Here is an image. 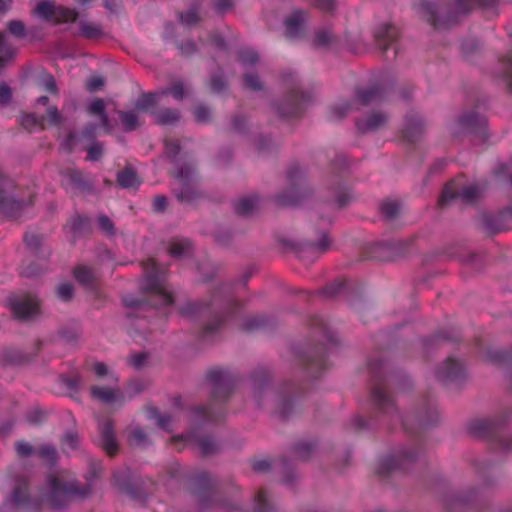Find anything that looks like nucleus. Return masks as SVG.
<instances>
[{
  "label": "nucleus",
  "instance_id": "nucleus-4",
  "mask_svg": "<svg viewBox=\"0 0 512 512\" xmlns=\"http://www.w3.org/2000/svg\"><path fill=\"white\" fill-rule=\"evenodd\" d=\"M33 13L40 19L52 20L55 13V7L48 0H40L34 8Z\"/></svg>",
  "mask_w": 512,
  "mask_h": 512
},
{
  "label": "nucleus",
  "instance_id": "nucleus-38",
  "mask_svg": "<svg viewBox=\"0 0 512 512\" xmlns=\"http://www.w3.org/2000/svg\"><path fill=\"white\" fill-rule=\"evenodd\" d=\"M30 123H31V124H33V125H34V124H36V118H35V116H34V115H29V116H27V117H25V118L23 119V124H24L27 128H29V127H30Z\"/></svg>",
  "mask_w": 512,
  "mask_h": 512
},
{
  "label": "nucleus",
  "instance_id": "nucleus-45",
  "mask_svg": "<svg viewBox=\"0 0 512 512\" xmlns=\"http://www.w3.org/2000/svg\"><path fill=\"white\" fill-rule=\"evenodd\" d=\"M451 197H453V193H452V192L450 193V192L448 191V189H446V190L444 191L443 195H442V198H443V199H446V198H451Z\"/></svg>",
  "mask_w": 512,
  "mask_h": 512
},
{
  "label": "nucleus",
  "instance_id": "nucleus-3",
  "mask_svg": "<svg viewBox=\"0 0 512 512\" xmlns=\"http://www.w3.org/2000/svg\"><path fill=\"white\" fill-rule=\"evenodd\" d=\"M117 179L119 184L124 188H136L140 184V180L131 168H126L118 173Z\"/></svg>",
  "mask_w": 512,
  "mask_h": 512
},
{
  "label": "nucleus",
  "instance_id": "nucleus-14",
  "mask_svg": "<svg viewBox=\"0 0 512 512\" xmlns=\"http://www.w3.org/2000/svg\"><path fill=\"white\" fill-rule=\"evenodd\" d=\"M57 295L62 300H69L73 295V287L69 283L60 284L57 288Z\"/></svg>",
  "mask_w": 512,
  "mask_h": 512
},
{
  "label": "nucleus",
  "instance_id": "nucleus-2",
  "mask_svg": "<svg viewBox=\"0 0 512 512\" xmlns=\"http://www.w3.org/2000/svg\"><path fill=\"white\" fill-rule=\"evenodd\" d=\"M93 399L103 403H114L120 399V394L113 387L93 386L90 389Z\"/></svg>",
  "mask_w": 512,
  "mask_h": 512
},
{
  "label": "nucleus",
  "instance_id": "nucleus-40",
  "mask_svg": "<svg viewBox=\"0 0 512 512\" xmlns=\"http://www.w3.org/2000/svg\"><path fill=\"white\" fill-rule=\"evenodd\" d=\"M11 0H0V12L5 11L10 6Z\"/></svg>",
  "mask_w": 512,
  "mask_h": 512
},
{
  "label": "nucleus",
  "instance_id": "nucleus-27",
  "mask_svg": "<svg viewBox=\"0 0 512 512\" xmlns=\"http://www.w3.org/2000/svg\"><path fill=\"white\" fill-rule=\"evenodd\" d=\"M169 91L176 99H181L184 95V90L181 83H176L175 85H173V87L170 88Z\"/></svg>",
  "mask_w": 512,
  "mask_h": 512
},
{
  "label": "nucleus",
  "instance_id": "nucleus-41",
  "mask_svg": "<svg viewBox=\"0 0 512 512\" xmlns=\"http://www.w3.org/2000/svg\"><path fill=\"white\" fill-rule=\"evenodd\" d=\"M141 363H142V357L141 356H137V357H134L132 359V364L134 366H140Z\"/></svg>",
  "mask_w": 512,
  "mask_h": 512
},
{
  "label": "nucleus",
  "instance_id": "nucleus-44",
  "mask_svg": "<svg viewBox=\"0 0 512 512\" xmlns=\"http://www.w3.org/2000/svg\"><path fill=\"white\" fill-rule=\"evenodd\" d=\"M47 101H48V98L46 96H41V97L38 98L37 103L38 104H42V105H46Z\"/></svg>",
  "mask_w": 512,
  "mask_h": 512
},
{
  "label": "nucleus",
  "instance_id": "nucleus-25",
  "mask_svg": "<svg viewBox=\"0 0 512 512\" xmlns=\"http://www.w3.org/2000/svg\"><path fill=\"white\" fill-rule=\"evenodd\" d=\"M382 210L387 216L392 217L396 214L398 206L395 203L386 202L383 204Z\"/></svg>",
  "mask_w": 512,
  "mask_h": 512
},
{
  "label": "nucleus",
  "instance_id": "nucleus-31",
  "mask_svg": "<svg viewBox=\"0 0 512 512\" xmlns=\"http://www.w3.org/2000/svg\"><path fill=\"white\" fill-rule=\"evenodd\" d=\"M41 454L49 460H53L56 456V451L53 447L45 446L41 449Z\"/></svg>",
  "mask_w": 512,
  "mask_h": 512
},
{
  "label": "nucleus",
  "instance_id": "nucleus-48",
  "mask_svg": "<svg viewBox=\"0 0 512 512\" xmlns=\"http://www.w3.org/2000/svg\"><path fill=\"white\" fill-rule=\"evenodd\" d=\"M76 1L79 2V3L84 4V3L88 2L89 0H76Z\"/></svg>",
  "mask_w": 512,
  "mask_h": 512
},
{
  "label": "nucleus",
  "instance_id": "nucleus-5",
  "mask_svg": "<svg viewBox=\"0 0 512 512\" xmlns=\"http://www.w3.org/2000/svg\"><path fill=\"white\" fill-rule=\"evenodd\" d=\"M101 430V444L108 450L109 453H113L116 449L115 439L112 433V429L109 424L100 427Z\"/></svg>",
  "mask_w": 512,
  "mask_h": 512
},
{
  "label": "nucleus",
  "instance_id": "nucleus-13",
  "mask_svg": "<svg viewBox=\"0 0 512 512\" xmlns=\"http://www.w3.org/2000/svg\"><path fill=\"white\" fill-rule=\"evenodd\" d=\"M49 482H50V493L51 494H58L61 492L67 493L68 492V487L63 485L61 483V480L58 477H50Z\"/></svg>",
  "mask_w": 512,
  "mask_h": 512
},
{
  "label": "nucleus",
  "instance_id": "nucleus-34",
  "mask_svg": "<svg viewBox=\"0 0 512 512\" xmlns=\"http://www.w3.org/2000/svg\"><path fill=\"white\" fill-rule=\"evenodd\" d=\"M177 118H178V114L176 112L168 111L165 114H163V116L161 117V122L166 124V123H170V122L177 120Z\"/></svg>",
  "mask_w": 512,
  "mask_h": 512
},
{
  "label": "nucleus",
  "instance_id": "nucleus-23",
  "mask_svg": "<svg viewBox=\"0 0 512 512\" xmlns=\"http://www.w3.org/2000/svg\"><path fill=\"white\" fill-rule=\"evenodd\" d=\"M252 202L248 199H242L237 203L236 209L241 214H246L250 211Z\"/></svg>",
  "mask_w": 512,
  "mask_h": 512
},
{
  "label": "nucleus",
  "instance_id": "nucleus-32",
  "mask_svg": "<svg viewBox=\"0 0 512 512\" xmlns=\"http://www.w3.org/2000/svg\"><path fill=\"white\" fill-rule=\"evenodd\" d=\"M48 120L51 123H57L59 120V113L56 107H50L47 112Z\"/></svg>",
  "mask_w": 512,
  "mask_h": 512
},
{
  "label": "nucleus",
  "instance_id": "nucleus-24",
  "mask_svg": "<svg viewBox=\"0 0 512 512\" xmlns=\"http://www.w3.org/2000/svg\"><path fill=\"white\" fill-rule=\"evenodd\" d=\"M478 193H479V190L476 186H470V187H467L462 192V197L466 200H472L478 195Z\"/></svg>",
  "mask_w": 512,
  "mask_h": 512
},
{
  "label": "nucleus",
  "instance_id": "nucleus-11",
  "mask_svg": "<svg viewBox=\"0 0 512 512\" xmlns=\"http://www.w3.org/2000/svg\"><path fill=\"white\" fill-rule=\"evenodd\" d=\"M94 372L99 377L108 376L111 381H117V377L109 370V368L103 363H95L93 365Z\"/></svg>",
  "mask_w": 512,
  "mask_h": 512
},
{
  "label": "nucleus",
  "instance_id": "nucleus-46",
  "mask_svg": "<svg viewBox=\"0 0 512 512\" xmlns=\"http://www.w3.org/2000/svg\"><path fill=\"white\" fill-rule=\"evenodd\" d=\"M257 497H258L259 503H263L265 501L264 493H259Z\"/></svg>",
  "mask_w": 512,
  "mask_h": 512
},
{
  "label": "nucleus",
  "instance_id": "nucleus-39",
  "mask_svg": "<svg viewBox=\"0 0 512 512\" xmlns=\"http://www.w3.org/2000/svg\"><path fill=\"white\" fill-rule=\"evenodd\" d=\"M9 49L5 47V35L3 33H0V52H8Z\"/></svg>",
  "mask_w": 512,
  "mask_h": 512
},
{
  "label": "nucleus",
  "instance_id": "nucleus-30",
  "mask_svg": "<svg viewBox=\"0 0 512 512\" xmlns=\"http://www.w3.org/2000/svg\"><path fill=\"white\" fill-rule=\"evenodd\" d=\"M19 455H28L31 452V446L28 443L20 442L16 446Z\"/></svg>",
  "mask_w": 512,
  "mask_h": 512
},
{
  "label": "nucleus",
  "instance_id": "nucleus-28",
  "mask_svg": "<svg viewBox=\"0 0 512 512\" xmlns=\"http://www.w3.org/2000/svg\"><path fill=\"white\" fill-rule=\"evenodd\" d=\"M166 205V198L164 196L158 195L153 200V207L155 210L160 211Z\"/></svg>",
  "mask_w": 512,
  "mask_h": 512
},
{
  "label": "nucleus",
  "instance_id": "nucleus-6",
  "mask_svg": "<svg viewBox=\"0 0 512 512\" xmlns=\"http://www.w3.org/2000/svg\"><path fill=\"white\" fill-rule=\"evenodd\" d=\"M165 92H162L161 94H145L142 97H140L136 103V110L138 111H147L150 110L160 98L161 95H163Z\"/></svg>",
  "mask_w": 512,
  "mask_h": 512
},
{
  "label": "nucleus",
  "instance_id": "nucleus-37",
  "mask_svg": "<svg viewBox=\"0 0 512 512\" xmlns=\"http://www.w3.org/2000/svg\"><path fill=\"white\" fill-rule=\"evenodd\" d=\"M207 114H208V110L203 107H200L195 111V117L199 121H204Z\"/></svg>",
  "mask_w": 512,
  "mask_h": 512
},
{
  "label": "nucleus",
  "instance_id": "nucleus-33",
  "mask_svg": "<svg viewBox=\"0 0 512 512\" xmlns=\"http://www.w3.org/2000/svg\"><path fill=\"white\" fill-rule=\"evenodd\" d=\"M299 23L294 19H288L286 21V29L287 33L291 36L295 34V30L297 29Z\"/></svg>",
  "mask_w": 512,
  "mask_h": 512
},
{
  "label": "nucleus",
  "instance_id": "nucleus-1",
  "mask_svg": "<svg viewBox=\"0 0 512 512\" xmlns=\"http://www.w3.org/2000/svg\"><path fill=\"white\" fill-rule=\"evenodd\" d=\"M38 300L35 297L27 296L13 304V310L17 317L27 319L35 314L38 309Z\"/></svg>",
  "mask_w": 512,
  "mask_h": 512
},
{
  "label": "nucleus",
  "instance_id": "nucleus-20",
  "mask_svg": "<svg viewBox=\"0 0 512 512\" xmlns=\"http://www.w3.org/2000/svg\"><path fill=\"white\" fill-rule=\"evenodd\" d=\"M245 85L251 89H259L261 87L259 78L256 75H245Z\"/></svg>",
  "mask_w": 512,
  "mask_h": 512
},
{
  "label": "nucleus",
  "instance_id": "nucleus-16",
  "mask_svg": "<svg viewBox=\"0 0 512 512\" xmlns=\"http://www.w3.org/2000/svg\"><path fill=\"white\" fill-rule=\"evenodd\" d=\"M257 58V53L253 49L244 50L241 54V61L246 64L254 63Z\"/></svg>",
  "mask_w": 512,
  "mask_h": 512
},
{
  "label": "nucleus",
  "instance_id": "nucleus-29",
  "mask_svg": "<svg viewBox=\"0 0 512 512\" xmlns=\"http://www.w3.org/2000/svg\"><path fill=\"white\" fill-rule=\"evenodd\" d=\"M102 152V148L98 145L92 146L88 150V158L91 160H96L100 156Z\"/></svg>",
  "mask_w": 512,
  "mask_h": 512
},
{
  "label": "nucleus",
  "instance_id": "nucleus-35",
  "mask_svg": "<svg viewBox=\"0 0 512 512\" xmlns=\"http://www.w3.org/2000/svg\"><path fill=\"white\" fill-rule=\"evenodd\" d=\"M197 15L195 12H189L186 15L181 16V21L187 25L192 24L196 21Z\"/></svg>",
  "mask_w": 512,
  "mask_h": 512
},
{
  "label": "nucleus",
  "instance_id": "nucleus-8",
  "mask_svg": "<svg viewBox=\"0 0 512 512\" xmlns=\"http://www.w3.org/2000/svg\"><path fill=\"white\" fill-rule=\"evenodd\" d=\"M386 120V115L382 112L373 113L366 121L364 128L374 129L379 127Z\"/></svg>",
  "mask_w": 512,
  "mask_h": 512
},
{
  "label": "nucleus",
  "instance_id": "nucleus-26",
  "mask_svg": "<svg viewBox=\"0 0 512 512\" xmlns=\"http://www.w3.org/2000/svg\"><path fill=\"white\" fill-rule=\"evenodd\" d=\"M10 89L5 84L0 85V104L6 103L10 99Z\"/></svg>",
  "mask_w": 512,
  "mask_h": 512
},
{
  "label": "nucleus",
  "instance_id": "nucleus-18",
  "mask_svg": "<svg viewBox=\"0 0 512 512\" xmlns=\"http://www.w3.org/2000/svg\"><path fill=\"white\" fill-rule=\"evenodd\" d=\"M8 31L15 36H22L24 32V27L21 22L12 21L8 24Z\"/></svg>",
  "mask_w": 512,
  "mask_h": 512
},
{
  "label": "nucleus",
  "instance_id": "nucleus-22",
  "mask_svg": "<svg viewBox=\"0 0 512 512\" xmlns=\"http://www.w3.org/2000/svg\"><path fill=\"white\" fill-rule=\"evenodd\" d=\"M78 439L77 436L74 434H67L63 440L62 445L66 448H75L77 445Z\"/></svg>",
  "mask_w": 512,
  "mask_h": 512
},
{
  "label": "nucleus",
  "instance_id": "nucleus-10",
  "mask_svg": "<svg viewBox=\"0 0 512 512\" xmlns=\"http://www.w3.org/2000/svg\"><path fill=\"white\" fill-rule=\"evenodd\" d=\"M188 249H189V245L187 242L177 240V241H174L170 245L169 252H170V254H172L174 256H180V255H183L184 253H186V251H188Z\"/></svg>",
  "mask_w": 512,
  "mask_h": 512
},
{
  "label": "nucleus",
  "instance_id": "nucleus-19",
  "mask_svg": "<svg viewBox=\"0 0 512 512\" xmlns=\"http://www.w3.org/2000/svg\"><path fill=\"white\" fill-rule=\"evenodd\" d=\"M145 440V433L137 428L132 431L130 436V441L134 445H140Z\"/></svg>",
  "mask_w": 512,
  "mask_h": 512
},
{
  "label": "nucleus",
  "instance_id": "nucleus-12",
  "mask_svg": "<svg viewBox=\"0 0 512 512\" xmlns=\"http://www.w3.org/2000/svg\"><path fill=\"white\" fill-rule=\"evenodd\" d=\"M121 121L123 126L128 130L136 128L138 124L137 116L134 112L123 113L121 115Z\"/></svg>",
  "mask_w": 512,
  "mask_h": 512
},
{
  "label": "nucleus",
  "instance_id": "nucleus-43",
  "mask_svg": "<svg viewBox=\"0 0 512 512\" xmlns=\"http://www.w3.org/2000/svg\"><path fill=\"white\" fill-rule=\"evenodd\" d=\"M12 501L16 504L21 503L22 500L20 499L18 492H15L12 496Z\"/></svg>",
  "mask_w": 512,
  "mask_h": 512
},
{
  "label": "nucleus",
  "instance_id": "nucleus-21",
  "mask_svg": "<svg viewBox=\"0 0 512 512\" xmlns=\"http://www.w3.org/2000/svg\"><path fill=\"white\" fill-rule=\"evenodd\" d=\"M99 227L106 233L113 232V224L111 220L106 216H101L98 219Z\"/></svg>",
  "mask_w": 512,
  "mask_h": 512
},
{
  "label": "nucleus",
  "instance_id": "nucleus-9",
  "mask_svg": "<svg viewBox=\"0 0 512 512\" xmlns=\"http://www.w3.org/2000/svg\"><path fill=\"white\" fill-rule=\"evenodd\" d=\"M74 274L76 279L83 284H89L93 279L90 269L83 266L76 268Z\"/></svg>",
  "mask_w": 512,
  "mask_h": 512
},
{
  "label": "nucleus",
  "instance_id": "nucleus-36",
  "mask_svg": "<svg viewBox=\"0 0 512 512\" xmlns=\"http://www.w3.org/2000/svg\"><path fill=\"white\" fill-rule=\"evenodd\" d=\"M159 296L163 302V304H169L172 301L171 295L164 289H158Z\"/></svg>",
  "mask_w": 512,
  "mask_h": 512
},
{
  "label": "nucleus",
  "instance_id": "nucleus-7",
  "mask_svg": "<svg viewBox=\"0 0 512 512\" xmlns=\"http://www.w3.org/2000/svg\"><path fill=\"white\" fill-rule=\"evenodd\" d=\"M104 102L101 99H96L91 102L89 105L88 111L92 115L99 116V125L106 127L107 126V117L104 113Z\"/></svg>",
  "mask_w": 512,
  "mask_h": 512
},
{
  "label": "nucleus",
  "instance_id": "nucleus-47",
  "mask_svg": "<svg viewBox=\"0 0 512 512\" xmlns=\"http://www.w3.org/2000/svg\"><path fill=\"white\" fill-rule=\"evenodd\" d=\"M158 424H159L160 426H162V427H165V425H166V421H165V420H163V419H160V420H159V422H158Z\"/></svg>",
  "mask_w": 512,
  "mask_h": 512
},
{
  "label": "nucleus",
  "instance_id": "nucleus-17",
  "mask_svg": "<svg viewBox=\"0 0 512 512\" xmlns=\"http://www.w3.org/2000/svg\"><path fill=\"white\" fill-rule=\"evenodd\" d=\"M42 87L44 90L49 91L51 93L56 92V83L54 78L51 75H46L42 80Z\"/></svg>",
  "mask_w": 512,
  "mask_h": 512
},
{
  "label": "nucleus",
  "instance_id": "nucleus-42",
  "mask_svg": "<svg viewBox=\"0 0 512 512\" xmlns=\"http://www.w3.org/2000/svg\"><path fill=\"white\" fill-rule=\"evenodd\" d=\"M76 18V13L74 11H68V15L65 17V20H74Z\"/></svg>",
  "mask_w": 512,
  "mask_h": 512
},
{
  "label": "nucleus",
  "instance_id": "nucleus-15",
  "mask_svg": "<svg viewBox=\"0 0 512 512\" xmlns=\"http://www.w3.org/2000/svg\"><path fill=\"white\" fill-rule=\"evenodd\" d=\"M104 85V79L100 75H93L86 83L88 90L96 91Z\"/></svg>",
  "mask_w": 512,
  "mask_h": 512
}]
</instances>
